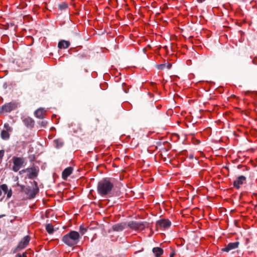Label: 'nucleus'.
<instances>
[{
    "mask_svg": "<svg viewBox=\"0 0 257 257\" xmlns=\"http://www.w3.org/2000/svg\"><path fill=\"white\" fill-rule=\"evenodd\" d=\"M113 188V184L109 178H105L100 180L97 184V190L101 196L109 194Z\"/></svg>",
    "mask_w": 257,
    "mask_h": 257,
    "instance_id": "nucleus-1",
    "label": "nucleus"
},
{
    "mask_svg": "<svg viewBox=\"0 0 257 257\" xmlns=\"http://www.w3.org/2000/svg\"><path fill=\"white\" fill-rule=\"evenodd\" d=\"M80 238L79 232L71 231L62 237V241L67 245L72 246L78 243Z\"/></svg>",
    "mask_w": 257,
    "mask_h": 257,
    "instance_id": "nucleus-2",
    "label": "nucleus"
},
{
    "mask_svg": "<svg viewBox=\"0 0 257 257\" xmlns=\"http://www.w3.org/2000/svg\"><path fill=\"white\" fill-rule=\"evenodd\" d=\"M149 223L146 221H132L126 223V226L132 229L142 230L149 227Z\"/></svg>",
    "mask_w": 257,
    "mask_h": 257,
    "instance_id": "nucleus-3",
    "label": "nucleus"
},
{
    "mask_svg": "<svg viewBox=\"0 0 257 257\" xmlns=\"http://www.w3.org/2000/svg\"><path fill=\"white\" fill-rule=\"evenodd\" d=\"M12 160L13 161L12 170L15 172H17L20 168L24 167L26 165L25 159L24 158L13 157Z\"/></svg>",
    "mask_w": 257,
    "mask_h": 257,
    "instance_id": "nucleus-4",
    "label": "nucleus"
},
{
    "mask_svg": "<svg viewBox=\"0 0 257 257\" xmlns=\"http://www.w3.org/2000/svg\"><path fill=\"white\" fill-rule=\"evenodd\" d=\"M30 240V237L29 235H26L24 237L22 240L19 242L18 245L16 247L15 251H20L25 247H26L29 244Z\"/></svg>",
    "mask_w": 257,
    "mask_h": 257,
    "instance_id": "nucleus-5",
    "label": "nucleus"
},
{
    "mask_svg": "<svg viewBox=\"0 0 257 257\" xmlns=\"http://www.w3.org/2000/svg\"><path fill=\"white\" fill-rule=\"evenodd\" d=\"M18 103L13 101L5 104L2 106L1 108L3 111L10 112L16 109L18 107Z\"/></svg>",
    "mask_w": 257,
    "mask_h": 257,
    "instance_id": "nucleus-6",
    "label": "nucleus"
},
{
    "mask_svg": "<svg viewBox=\"0 0 257 257\" xmlns=\"http://www.w3.org/2000/svg\"><path fill=\"white\" fill-rule=\"evenodd\" d=\"M39 191V188H34L31 186H28L26 187L25 194L27 196L28 198L31 199L35 197Z\"/></svg>",
    "mask_w": 257,
    "mask_h": 257,
    "instance_id": "nucleus-7",
    "label": "nucleus"
},
{
    "mask_svg": "<svg viewBox=\"0 0 257 257\" xmlns=\"http://www.w3.org/2000/svg\"><path fill=\"white\" fill-rule=\"evenodd\" d=\"M171 225V222L168 220L164 218L161 219L156 222V226L157 227H160L161 228L167 229L170 227Z\"/></svg>",
    "mask_w": 257,
    "mask_h": 257,
    "instance_id": "nucleus-8",
    "label": "nucleus"
},
{
    "mask_svg": "<svg viewBox=\"0 0 257 257\" xmlns=\"http://www.w3.org/2000/svg\"><path fill=\"white\" fill-rule=\"evenodd\" d=\"M239 242L236 241L234 242H230L227 244L225 247L222 248L221 250L223 252H228L229 251L237 248L239 245Z\"/></svg>",
    "mask_w": 257,
    "mask_h": 257,
    "instance_id": "nucleus-9",
    "label": "nucleus"
},
{
    "mask_svg": "<svg viewBox=\"0 0 257 257\" xmlns=\"http://www.w3.org/2000/svg\"><path fill=\"white\" fill-rule=\"evenodd\" d=\"M246 181V177L244 176L240 175L238 176L236 180L233 181V186L237 189L240 188V186L242 185Z\"/></svg>",
    "mask_w": 257,
    "mask_h": 257,
    "instance_id": "nucleus-10",
    "label": "nucleus"
},
{
    "mask_svg": "<svg viewBox=\"0 0 257 257\" xmlns=\"http://www.w3.org/2000/svg\"><path fill=\"white\" fill-rule=\"evenodd\" d=\"M126 227V223L122 222L114 224L112 226V229L114 231H121Z\"/></svg>",
    "mask_w": 257,
    "mask_h": 257,
    "instance_id": "nucleus-11",
    "label": "nucleus"
},
{
    "mask_svg": "<svg viewBox=\"0 0 257 257\" xmlns=\"http://www.w3.org/2000/svg\"><path fill=\"white\" fill-rule=\"evenodd\" d=\"M29 169H31L30 172H28L29 174L27 176L29 179H32L35 178H36L38 176L39 169L36 168L35 167H31L28 168Z\"/></svg>",
    "mask_w": 257,
    "mask_h": 257,
    "instance_id": "nucleus-12",
    "label": "nucleus"
},
{
    "mask_svg": "<svg viewBox=\"0 0 257 257\" xmlns=\"http://www.w3.org/2000/svg\"><path fill=\"white\" fill-rule=\"evenodd\" d=\"M73 168L69 167L64 170L62 173V177L64 180H66L69 176H70L73 172Z\"/></svg>",
    "mask_w": 257,
    "mask_h": 257,
    "instance_id": "nucleus-13",
    "label": "nucleus"
},
{
    "mask_svg": "<svg viewBox=\"0 0 257 257\" xmlns=\"http://www.w3.org/2000/svg\"><path fill=\"white\" fill-rule=\"evenodd\" d=\"M23 122L25 125L28 127H33L34 126V120L30 117H27L23 119Z\"/></svg>",
    "mask_w": 257,
    "mask_h": 257,
    "instance_id": "nucleus-14",
    "label": "nucleus"
},
{
    "mask_svg": "<svg viewBox=\"0 0 257 257\" xmlns=\"http://www.w3.org/2000/svg\"><path fill=\"white\" fill-rule=\"evenodd\" d=\"M70 43L69 41L66 40H61L58 44V47L59 49H66L69 47Z\"/></svg>",
    "mask_w": 257,
    "mask_h": 257,
    "instance_id": "nucleus-15",
    "label": "nucleus"
},
{
    "mask_svg": "<svg viewBox=\"0 0 257 257\" xmlns=\"http://www.w3.org/2000/svg\"><path fill=\"white\" fill-rule=\"evenodd\" d=\"M45 111V110H44V109L43 108L40 107V108L37 109L35 111V115L36 116V117H37L38 118L42 119L44 117V114Z\"/></svg>",
    "mask_w": 257,
    "mask_h": 257,
    "instance_id": "nucleus-16",
    "label": "nucleus"
},
{
    "mask_svg": "<svg viewBox=\"0 0 257 257\" xmlns=\"http://www.w3.org/2000/svg\"><path fill=\"white\" fill-rule=\"evenodd\" d=\"M152 252L156 257H159L163 253V249L159 247H155L152 249Z\"/></svg>",
    "mask_w": 257,
    "mask_h": 257,
    "instance_id": "nucleus-17",
    "label": "nucleus"
},
{
    "mask_svg": "<svg viewBox=\"0 0 257 257\" xmlns=\"http://www.w3.org/2000/svg\"><path fill=\"white\" fill-rule=\"evenodd\" d=\"M1 136L3 140H8L10 138V134L7 131L3 130L1 132Z\"/></svg>",
    "mask_w": 257,
    "mask_h": 257,
    "instance_id": "nucleus-18",
    "label": "nucleus"
},
{
    "mask_svg": "<svg viewBox=\"0 0 257 257\" xmlns=\"http://www.w3.org/2000/svg\"><path fill=\"white\" fill-rule=\"evenodd\" d=\"M46 229L49 234H52L54 231L53 226L51 224H47L46 225Z\"/></svg>",
    "mask_w": 257,
    "mask_h": 257,
    "instance_id": "nucleus-19",
    "label": "nucleus"
},
{
    "mask_svg": "<svg viewBox=\"0 0 257 257\" xmlns=\"http://www.w3.org/2000/svg\"><path fill=\"white\" fill-rule=\"evenodd\" d=\"M2 191L6 193L8 191V185L6 184H2L0 185V196L2 194Z\"/></svg>",
    "mask_w": 257,
    "mask_h": 257,
    "instance_id": "nucleus-20",
    "label": "nucleus"
},
{
    "mask_svg": "<svg viewBox=\"0 0 257 257\" xmlns=\"http://www.w3.org/2000/svg\"><path fill=\"white\" fill-rule=\"evenodd\" d=\"M79 231L80 234L83 235L87 231V228L84 227L83 225H81L79 226Z\"/></svg>",
    "mask_w": 257,
    "mask_h": 257,
    "instance_id": "nucleus-21",
    "label": "nucleus"
},
{
    "mask_svg": "<svg viewBox=\"0 0 257 257\" xmlns=\"http://www.w3.org/2000/svg\"><path fill=\"white\" fill-rule=\"evenodd\" d=\"M59 9L62 11L63 10H65L68 8V5L66 3H62L61 4H59L58 6Z\"/></svg>",
    "mask_w": 257,
    "mask_h": 257,
    "instance_id": "nucleus-22",
    "label": "nucleus"
},
{
    "mask_svg": "<svg viewBox=\"0 0 257 257\" xmlns=\"http://www.w3.org/2000/svg\"><path fill=\"white\" fill-rule=\"evenodd\" d=\"M18 187H20V191L22 192H24L25 193V191H26V187L25 186L23 185H21L19 183H17V185H16Z\"/></svg>",
    "mask_w": 257,
    "mask_h": 257,
    "instance_id": "nucleus-23",
    "label": "nucleus"
},
{
    "mask_svg": "<svg viewBox=\"0 0 257 257\" xmlns=\"http://www.w3.org/2000/svg\"><path fill=\"white\" fill-rule=\"evenodd\" d=\"M54 142L57 148L61 147L63 145V143L58 140H56Z\"/></svg>",
    "mask_w": 257,
    "mask_h": 257,
    "instance_id": "nucleus-24",
    "label": "nucleus"
},
{
    "mask_svg": "<svg viewBox=\"0 0 257 257\" xmlns=\"http://www.w3.org/2000/svg\"><path fill=\"white\" fill-rule=\"evenodd\" d=\"M4 127L6 128V131L8 132H12L13 128L10 126V125L8 123H5L4 124Z\"/></svg>",
    "mask_w": 257,
    "mask_h": 257,
    "instance_id": "nucleus-25",
    "label": "nucleus"
},
{
    "mask_svg": "<svg viewBox=\"0 0 257 257\" xmlns=\"http://www.w3.org/2000/svg\"><path fill=\"white\" fill-rule=\"evenodd\" d=\"M7 194V198H10L12 195V190L11 189H10L9 190L8 189V191L6 193Z\"/></svg>",
    "mask_w": 257,
    "mask_h": 257,
    "instance_id": "nucleus-26",
    "label": "nucleus"
},
{
    "mask_svg": "<svg viewBox=\"0 0 257 257\" xmlns=\"http://www.w3.org/2000/svg\"><path fill=\"white\" fill-rule=\"evenodd\" d=\"M166 64H161L158 65L157 66V68L158 69L163 70L166 67Z\"/></svg>",
    "mask_w": 257,
    "mask_h": 257,
    "instance_id": "nucleus-27",
    "label": "nucleus"
},
{
    "mask_svg": "<svg viewBox=\"0 0 257 257\" xmlns=\"http://www.w3.org/2000/svg\"><path fill=\"white\" fill-rule=\"evenodd\" d=\"M16 257H27V252H24L22 253H18L16 255Z\"/></svg>",
    "mask_w": 257,
    "mask_h": 257,
    "instance_id": "nucleus-28",
    "label": "nucleus"
},
{
    "mask_svg": "<svg viewBox=\"0 0 257 257\" xmlns=\"http://www.w3.org/2000/svg\"><path fill=\"white\" fill-rule=\"evenodd\" d=\"M31 169H29L28 168L26 169H23L19 172V174L21 175L23 173H25L26 172H30Z\"/></svg>",
    "mask_w": 257,
    "mask_h": 257,
    "instance_id": "nucleus-29",
    "label": "nucleus"
},
{
    "mask_svg": "<svg viewBox=\"0 0 257 257\" xmlns=\"http://www.w3.org/2000/svg\"><path fill=\"white\" fill-rule=\"evenodd\" d=\"M47 124V121L45 120H42L40 122V124L41 126L45 127Z\"/></svg>",
    "mask_w": 257,
    "mask_h": 257,
    "instance_id": "nucleus-30",
    "label": "nucleus"
},
{
    "mask_svg": "<svg viewBox=\"0 0 257 257\" xmlns=\"http://www.w3.org/2000/svg\"><path fill=\"white\" fill-rule=\"evenodd\" d=\"M5 151L4 150H0V159H2L4 156Z\"/></svg>",
    "mask_w": 257,
    "mask_h": 257,
    "instance_id": "nucleus-31",
    "label": "nucleus"
},
{
    "mask_svg": "<svg viewBox=\"0 0 257 257\" xmlns=\"http://www.w3.org/2000/svg\"><path fill=\"white\" fill-rule=\"evenodd\" d=\"M34 183V187H33V188H39L38 186V183L36 181H34L33 182Z\"/></svg>",
    "mask_w": 257,
    "mask_h": 257,
    "instance_id": "nucleus-32",
    "label": "nucleus"
},
{
    "mask_svg": "<svg viewBox=\"0 0 257 257\" xmlns=\"http://www.w3.org/2000/svg\"><path fill=\"white\" fill-rule=\"evenodd\" d=\"M175 254V251L173 250L172 252L170 254V257H174V255Z\"/></svg>",
    "mask_w": 257,
    "mask_h": 257,
    "instance_id": "nucleus-33",
    "label": "nucleus"
},
{
    "mask_svg": "<svg viewBox=\"0 0 257 257\" xmlns=\"http://www.w3.org/2000/svg\"><path fill=\"white\" fill-rule=\"evenodd\" d=\"M172 66V64L171 63H167L166 67L168 69H170Z\"/></svg>",
    "mask_w": 257,
    "mask_h": 257,
    "instance_id": "nucleus-34",
    "label": "nucleus"
},
{
    "mask_svg": "<svg viewBox=\"0 0 257 257\" xmlns=\"http://www.w3.org/2000/svg\"><path fill=\"white\" fill-rule=\"evenodd\" d=\"M205 0H197V1L199 3H201L202 2H203L204 1H205Z\"/></svg>",
    "mask_w": 257,
    "mask_h": 257,
    "instance_id": "nucleus-35",
    "label": "nucleus"
},
{
    "mask_svg": "<svg viewBox=\"0 0 257 257\" xmlns=\"http://www.w3.org/2000/svg\"><path fill=\"white\" fill-rule=\"evenodd\" d=\"M123 90H124V92L125 93H127V92H128V89H125V88H124V89H123Z\"/></svg>",
    "mask_w": 257,
    "mask_h": 257,
    "instance_id": "nucleus-36",
    "label": "nucleus"
},
{
    "mask_svg": "<svg viewBox=\"0 0 257 257\" xmlns=\"http://www.w3.org/2000/svg\"><path fill=\"white\" fill-rule=\"evenodd\" d=\"M116 240H117V238H114L111 239V241H115Z\"/></svg>",
    "mask_w": 257,
    "mask_h": 257,
    "instance_id": "nucleus-37",
    "label": "nucleus"
},
{
    "mask_svg": "<svg viewBox=\"0 0 257 257\" xmlns=\"http://www.w3.org/2000/svg\"><path fill=\"white\" fill-rule=\"evenodd\" d=\"M193 156L192 155H190V156H189V158H190V159L193 158Z\"/></svg>",
    "mask_w": 257,
    "mask_h": 257,
    "instance_id": "nucleus-38",
    "label": "nucleus"
},
{
    "mask_svg": "<svg viewBox=\"0 0 257 257\" xmlns=\"http://www.w3.org/2000/svg\"><path fill=\"white\" fill-rule=\"evenodd\" d=\"M123 85H125V84H123L122 85V87H123Z\"/></svg>",
    "mask_w": 257,
    "mask_h": 257,
    "instance_id": "nucleus-39",
    "label": "nucleus"
},
{
    "mask_svg": "<svg viewBox=\"0 0 257 257\" xmlns=\"http://www.w3.org/2000/svg\"><path fill=\"white\" fill-rule=\"evenodd\" d=\"M4 216H5V215H0V218H1V217Z\"/></svg>",
    "mask_w": 257,
    "mask_h": 257,
    "instance_id": "nucleus-40",
    "label": "nucleus"
},
{
    "mask_svg": "<svg viewBox=\"0 0 257 257\" xmlns=\"http://www.w3.org/2000/svg\"><path fill=\"white\" fill-rule=\"evenodd\" d=\"M96 120H97V122H99L98 119H96Z\"/></svg>",
    "mask_w": 257,
    "mask_h": 257,
    "instance_id": "nucleus-41",
    "label": "nucleus"
},
{
    "mask_svg": "<svg viewBox=\"0 0 257 257\" xmlns=\"http://www.w3.org/2000/svg\"><path fill=\"white\" fill-rule=\"evenodd\" d=\"M240 168V165H238V168Z\"/></svg>",
    "mask_w": 257,
    "mask_h": 257,
    "instance_id": "nucleus-42",
    "label": "nucleus"
}]
</instances>
